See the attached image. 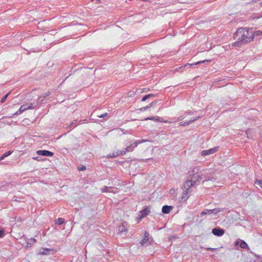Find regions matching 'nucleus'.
Here are the masks:
<instances>
[{
    "label": "nucleus",
    "mask_w": 262,
    "mask_h": 262,
    "mask_svg": "<svg viewBox=\"0 0 262 262\" xmlns=\"http://www.w3.org/2000/svg\"><path fill=\"white\" fill-rule=\"evenodd\" d=\"M255 184L258 185L259 187L262 188V180H257L255 182Z\"/></svg>",
    "instance_id": "28"
},
{
    "label": "nucleus",
    "mask_w": 262,
    "mask_h": 262,
    "mask_svg": "<svg viewBox=\"0 0 262 262\" xmlns=\"http://www.w3.org/2000/svg\"><path fill=\"white\" fill-rule=\"evenodd\" d=\"M180 124L181 126H186V125H189V122H188V121L181 122L180 123Z\"/></svg>",
    "instance_id": "32"
},
{
    "label": "nucleus",
    "mask_w": 262,
    "mask_h": 262,
    "mask_svg": "<svg viewBox=\"0 0 262 262\" xmlns=\"http://www.w3.org/2000/svg\"><path fill=\"white\" fill-rule=\"evenodd\" d=\"M212 233L214 235L218 236H222L224 233L225 230L219 227H216L212 229Z\"/></svg>",
    "instance_id": "6"
},
{
    "label": "nucleus",
    "mask_w": 262,
    "mask_h": 262,
    "mask_svg": "<svg viewBox=\"0 0 262 262\" xmlns=\"http://www.w3.org/2000/svg\"><path fill=\"white\" fill-rule=\"evenodd\" d=\"M145 120H153L156 122H164V123H172V121H168L167 120H164L163 118L160 117H152L151 118H147L145 119Z\"/></svg>",
    "instance_id": "10"
},
{
    "label": "nucleus",
    "mask_w": 262,
    "mask_h": 262,
    "mask_svg": "<svg viewBox=\"0 0 262 262\" xmlns=\"http://www.w3.org/2000/svg\"><path fill=\"white\" fill-rule=\"evenodd\" d=\"M254 35H259L260 34H262V32H260V31H257L255 33H254Z\"/></svg>",
    "instance_id": "41"
},
{
    "label": "nucleus",
    "mask_w": 262,
    "mask_h": 262,
    "mask_svg": "<svg viewBox=\"0 0 262 262\" xmlns=\"http://www.w3.org/2000/svg\"><path fill=\"white\" fill-rule=\"evenodd\" d=\"M184 118V116H181L180 117H179L177 120L173 121L172 122V123L174 122H176V121H179V120H183V119Z\"/></svg>",
    "instance_id": "35"
},
{
    "label": "nucleus",
    "mask_w": 262,
    "mask_h": 262,
    "mask_svg": "<svg viewBox=\"0 0 262 262\" xmlns=\"http://www.w3.org/2000/svg\"><path fill=\"white\" fill-rule=\"evenodd\" d=\"M36 242V240L34 238H31L30 239H29L27 242V244L28 246L30 247H31L32 245L35 243Z\"/></svg>",
    "instance_id": "23"
},
{
    "label": "nucleus",
    "mask_w": 262,
    "mask_h": 262,
    "mask_svg": "<svg viewBox=\"0 0 262 262\" xmlns=\"http://www.w3.org/2000/svg\"><path fill=\"white\" fill-rule=\"evenodd\" d=\"M152 241V238L149 237V233L145 231L144 232V238L141 241L140 244L142 246H147L151 244Z\"/></svg>",
    "instance_id": "3"
},
{
    "label": "nucleus",
    "mask_w": 262,
    "mask_h": 262,
    "mask_svg": "<svg viewBox=\"0 0 262 262\" xmlns=\"http://www.w3.org/2000/svg\"><path fill=\"white\" fill-rule=\"evenodd\" d=\"M11 153H12V151H8L5 152L0 157V161H2L6 157H7L9 156V155H10L11 154Z\"/></svg>",
    "instance_id": "20"
},
{
    "label": "nucleus",
    "mask_w": 262,
    "mask_h": 262,
    "mask_svg": "<svg viewBox=\"0 0 262 262\" xmlns=\"http://www.w3.org/2000/svg\"><path fill=\"white\" fill-rule=\"evenodd\" d=\"M9 93H7L6 95H5L1 99V103H4L6 99L8 97V96L9 95Z\"/></svg>",
    "instance_id": "30"
},
{
    "label": "nucleus",
    "mask_w": 262,
    "mask_h": 262,
    "mask_svg": "<svg viewBox=\"0 0 262 262\" xmlns=\"http://www.w3.org/2000/svg\"><path fill=\"white\" fill-rule=\"evenodd\" d=\"M254 37V34L252 29L238 28L233 35L234 39L236 41L232 43V46L241 47L253 40Z\"/></svg>",
    "instance_id": "1"
},
{
    "label": "nucleus",
    "mask_w": 262,
    "mask_h": 262,
    "mask_svg": "<svg viewBox=\"0 0 262 262\" xmlns=\"http://www.w3.org/2000/svg\"><path fill=\"white\" fill-rule=\"evenodd\" d=\"M50 94V92H47V93H45L43 94L41 96H40L38 98L37 101L39 102V103H43V99H41V98L42 97H43V98L47 97V96H49Z\"/></svg>",
    "instance_id": "14"
},
{
    "label": "nucleus",
    "mask_w": 262,
    "mask_h": 262,
    "mask_svg": "<svg viewBox=\"0 0 262 262\" xmlns=\"http://www.w3.org/2000/svg\"><path fill=\"white\" fill-rule=\"evenodd\" d=\"M135 95V92H129L127 93V96L129 97H134Z\"/></svg>",
    "instance_id": "31"
},
{
    "label": "nucleus",
    "mask_w": 262,
    "mask_h": 262,
    "mask_svg": "<svg viewBox=\"0 0 262 262\" xmlns=\"http://www.w3.org/2000/svg\"><path fill=\"white\" fill-rule=\"evenodd\" d=\"M65 126H66L65 127H66V128H68L70 127V126H69V125H67V124H65Z\"/></svg>",
    "instance_id": "43"
},
{
    "label": "nucleus",
    "mask_w": 262,
    "mask_h": 262,
    "mask_svg": "<svg viewBox=\"0 0 262 262\" xmlns=\"http://www.w3.org/2000/svg\"><path fill=\"white\" fill-rule=\"evenodd\" d=\"M206 249L207 251H215L216 250H217V249H216V248H207Z\"/></svg>",
    "instance_id": "36"
},
{
    "label": "nucleus",
    "mask_w": 262,
    "mask_h": 262,
    "mask_svg": "<svg viewBox=\"0 0 262 262\" xmlns=\"http://www.w3.org/2000/svg\"><path fill=\"white\" fill-rule=\"evenodd\" d=\"M172 209L173 207L171 206L164 205L162 207V211L164 214H168Z\"/></svg>",
    "instance_id": "11"
},
{
    "label": "nucleus",
    "mask_w": 262,
    "mask_h": 262,
    "mask_svg": "<svg viewBox=\"0 0 262 262\" xmlns=\"http://www.w3.org/2000/svg\"><path fill=\"white\" fill-rule=\"evenodd\" d=\"M223 210V209H221V208H215V209H210V211L211 212V213H213V214H217L221 211H222Z\"/></svg>",
    "instance_id": "22"
},
{
    "label": "nucleus",
    "mask_w": 262,
    "mask_h": 262,
    "mask_svg": "<svg viewBox=\"0 0 262 262\" xmlns=\"http://www.w3.org/2000/svg\"><path fill=\"white\" fill-rule=\"evenodd\" d=\"M113 188L112 187H107V186H104L102 189V191L103 192H112V190H113Z\"/></svg>",
    "instance_id": "21"
},
{
    "label": "nucleus",
    "mask_w": 262,
    "mask_h": 262,
    "mask_svg": "<svg viewBox=\"0 0 262 262\" xmlns=\"http://www.w3.org/2000/svg\"><path fill=\"white\" fill-rule=\"evenodd\" d=\"M184 193L183 196H182V199L181 200V201H186L190 195V193L191 192V188L189 189H184V187H183Z\"/></svg>",
    "instance_id": "7"
},
{
    "label": "nucleus",
    "mask_w": 262,
    "mask_h": 262,
    "mask_svg": "<svg viewBox=\"0 0 262 262\" xmlns=\"http://www.w3.org/2000/svg\"><path fill=\"white\" fill-rule=\"evenodd\" d=\"M141 142L139 140H137L136 142L130 144L129 146H127L126 148L125 149L126 152H130L132 151Z\"/></svg>",
    "instance_id": "9"
},
{
    "label": "nucleus",
    "mask_w": 262,
    "mask_h": 262,
    "mask_svg": "<svg viewBox=\"0 0 262 262\" xmlns=\"http://www.w3.org/2000/svg\"><path fill=\"white\" fill-rule=\"evenodd\" d=\"M238 243V241H236V242H235V244L237 245Z\"/></svg>",
    "instance_id": "44"
},
{
    "label": "nucleus",
    "mask_w": 262,
    "mask_h": 262,
    "mask_svg": "<svg viewBox=\"0 0 262 262\" xmlns=\"http://www.w3.org/2000/svg\"><path fill=\"white\" fill-rule=\"evenodd\" d=\"M37 154L38 155L45 156V157H52L53 156V153L51 151L46 150H39L37 151Z\"/></svg>",
    "instance_id": "8"
},
{
    "label": "nucleus",
    "mask_w": 262,
    "mask_h": 262,
    "mask_svg": "<svg viewBox=\"0 0 262 262\" xmlns=\"http://www.w3.org/2000/svg\"><path fill=\"white\" fill-rule=\"evenodd\" d=\"M150 212L149 207H146L143 210L139 212V214L138 218L139 220H141L144 217L146 216Z\"/></svg>",
    "instance_id": "4"
},
{
    "label": "nucleus",
    "mask_w": 262,
    "mask_h": 262,
    "mask_svg": "<svg viewBox=\"0 0 262 262\" xmlns=\"http://www.w3.org/2000/svg\"><path fill=\"white\" fill-rule=\"evenodd\" d=\"M54 222L57 225H62L64 223V219L63 218H58L55 220Z\"/></svg>",
    "instance_id": "18"
},
{
    "label": "nucleus",
    "mask_w": 262,
    "mask_h": 262,
    "mask_svg": "<svg viewBox=\"0 0 262 262\" xmlns=\"http://www.w3.org/2000/svg\"><path fill=\"white\" fill-rule=\"evenodd\" d=\"M186 113H187V114L191 115V114H192V112H191V111H187V112H186Z\"/></svg>",
    "instance_id": "42"
},
{
    "label": "nucleus",
    "mask_w": 262,
    "mask_h": 262,
    "mask_svg": "<svg viewBox=\"0 0 262 262\" xmlns=\"http://www.w3.org/2000/svg\"><path fill=\"white\" fill-rule=\"evenodd\" d=\"M118 157L117 154L116 152H113L110 153V154L107 155V158H114L115 157Z\"/></svg>",
    "instance_id": "25"
},
{
    "label": "nucleus",
    "mask_w": 262,
    "mask_h": 262,
    "mask_svg": "<svg viewBox=\"0 0 262 262\" xmlns=\"http://www.w3.org/2000/svg\"><path fill=\"white\" fill-rule=\"evenodd\" d=\"M148 99V97L146 95L144 96V97H143V98H142L141 101H146Z\"/></svg>",
    "instance_id": "38"
},
{
    "label": "nucleus",
    "mask_w": 262,
    "mask_h": 262,
    "mask_svg": "<svg viewBox=\"0 0 262 262\" xmlns=\"http://www.w3.org/2000/svg\"><path fill=\"white\" fill-rule=\"evenodd\" d=\"M4 235V232L3 230H0V237H3Z\"/></svg>",
    "instance_id": "40"
},
{
    "label": "nucleus",
    "mask_w": 262,
    "mask_h": 262,
    "mask_svg": "<svg viewBox=\"0 0 262 262\" xmlns=\"http://www.w3.org/2000/svg\"><path fill=\"white\" fill-rule=\"evenodd\" d=\"M260 262H262V259L260 260Z\"/></svg>",
    "instance_id": "46"
},
{
    "label": "nucleus",
    "mask_w": 262,
    "mask_h": 262,
    "mask_svg": "<svg viewBox=\"0 0 262 262\" xmlns=\"http://www.w3.org/2000/svg\"><path fill=\"white\" fill-rule=\"evenodd\" d=\"M199 118H200V117H198L193 119H191L188 121V122H189V124H190V123L194 122L195 121L197 120Z\"/></svg>",
    "instance_id": "33"
},
{
    "label": "nucleus",
    "mask_w": 262,
    "mask_h": 262,
    "mask_svg": "<svg viewBox=\"0 0 262 262\" xmlns=\"http://www.w3.org/2000/svg\"><path fill=\"white\" fill-rule=\"evenodd\" d=\"M219 149V147L216 146L213 148H210L208 150H204L202 151L201 155L202 156H207L209 155L212 154L215 152H216Z\"/></svg>",
    "instance_id": "5"
},
{
    "label": "nucleus",
    "mask_w": 262,
    "mask_h": 262,
    "mask_svg": "<svg viewBox=\"0 0 262 262\" xmlns=\"http://www.w3.org/2000/svg\"><path fill=\"white\" fill-rule=\"evenodd\" d=\"M53 249L48 248H43L42 251H40V253L43 255H48L50 254V252L53 251Z\"/></svg>",
    "instance_id": "16"
},
{
    "label": "nucleus",
    "mask_w": 262,
    "mask_h": 262,
    "mask_svg": "<svg viewBox=\"0 0 262 262\" xmlns=\"http://www.w3.org/2000/svg\"><path fill=\"white\" fill-rule=\"evenodd\" d=\"M125 150H118L116 153L117 154L118 156H123L126 154Z\"/></svg>",
    "instance_id": "27"
},
{
    "label": "nucleus",
    "mask_w": 262,
    "mask_h": 262,
    "mask_svg": "<svg viewBox=\"0 0 262 262\" xmlns=\"http://www.w3.org/2000/svg\"><path fill=\"white\" fill-rule=\"evenodd\" d=\"M128 231L127 229L125 227V226L123 224L118 227V231L120 233L127 232Z\"/></svg>",
    "instance_id": "15"
},
{
    "label": "nucleus",
    "mask_w": 262,
    "mask_h": 262,
    "mask_svg": "<svg viewBox=\"0 0 262 262\" xmlns=\"http://www.w3.org/2000/svg\"><path fill=\"white\" fill-rule=\"evenodd\" d=\"M147 95L148 97V99L150 98L154 97L156 96V95L155 94H148Z\"/></svg>",
    "instance_id": "39"
},
{
    "label": "nucleus",
    "mask_w": 262,
    "mask_h": 262,
    "mask_svg": "<svg viewBox=\"0 0 262 262\" xmlns=\"http://www.w3.org/2000/svg\"><path fill=\"white\" fill-rule=\"evenodd\" d=\"M207 214H211L210 210L209 209H205L203 211H202L201 213V216H203Z\"/></svg>",
    "instance_id": "26"
},
{
    "label": "nucleus",
    "mask_w": 262,
    "mask_h": 262,
    "mask_svg": "<svg viewBox=\"0 0 262 262\" xmlns=\"http://www.w3.org/2000/svg\"><path fill=\"white\" fill-rule=\"evenodd\" d=\"M39 103L38 101L36 103H31L27 107H26V108H27V110H31V109L35 108L38 105V104Z\"/></svg>",
    "instance_id": "19"
},
{
    "label": "nucleus",
    "mask_w": 262,
    "mask_h": 262,
    "mask_svg": "<svg viewBox=\"0 0 262 262\" xmlns=\"http://www.w3.org/2000/svg\"><path fill=\"white\" fill-rule=\"evenodd\" d=\"M211 60H203V61H198L196 63H194L193 64H185V67H187V66H188L189 68L191 67L192 65H196V64H201L202 63H205V62H210Z\"/></svg>",
    "instance_id": "17"
},
{
    "label": "nucleus",
    "mask_w": 262,
    "mask_h": 262,
    "mask_svg": "<svg viewBox=\"0 0 262 262\" xmlns=\"http://www.w3.org/2000/svg\"><path fill=\"white\" fill-rule=\"evenodd\" d=\"M107 116V114L106 113H104V114H102L101 115H98V116L99 118H104Z\"/></svg>",
    "instance_id": "34"
},
{
    "label": "nucleus",
    "mask_w": 262,
    "mask_h": 262,
    "mask_svg": "<svg viewBox=\"0 0 262 262\" xmlns=\"http://www.w3.org/2000/svg\"><path fill=\"white\" fill-rule=\"evenodd\" d=\"M199 169L196 167L193 168L191 171H189V179L184 184V189L191 188L195 185H199L201 182H204L207 179L202 180V177L199 174Z\"/></svg>",
    "instance_id": "2"
},
{
    "label": "nucleus",
    "mask_w": 262,
    "mask_h": 262,
    "mask_svg": "<svg viewBox=\"0 0 262 262\" xmlns=\"http://www.w3.org/2000/svg\"><path fill=\"white\" fill-rule=\"evenodd\" d=\"M157 100L154 101L152 102H151L149 104H148V105L143 107L141 108L140 110L141 111H145L150 108V107L155 106L157 104Z\"/></svg>",
    "instance_id": "12"
},
{
    "label": "nucleus",
    "mask_w": 262,
    "mask_h": 262,
    "mask_svg": "<svg viewBox=\"0 0 262 262\" xmlns=\"http://www.w3.org/2000/svg\"><path fill=\"white\" fill-rule=\"evenodd\" d=\"M86 169V167L85 166H82L81 167L78 168V170L79 171H83Z\"/></svg>",
    "instance_id": "37"
},
{
    "label": "nucleus",
    "mask_w": 262,
    "mask_h": 262,
    "mask_svg": "<svg viewBox=\"0 0 262 262\" xmlns=\"http://www.w3.org/2000/svg\"><path fill=\"white\" fill-rule=\"evenodd\" d=\"M142 1H148L149 0H142Z\"/></svg>",
    "instance_id": "45"
},
{
    "label": "nucleus",
    "mask_w": 262,
    "mask_h": 262,
    "mask_svg": "<svg viewBox=\"0 0 262 262\" xmlns=\"http://www.w3.org/2000/svg\"><path fill=\"white\" fill-rule=\"evenodd\" d=\"M239 246L243 249H246L248 248L247 244L244 241L240 240Z\"/></svg>",
    "instance_id": "24"
},
{
    "label": "nucleus",
    "mask_w": 262,
    "mask_h": 262,
    "mask_svg": "<svg viewBox=\"0 0 262 262\" xmlns=\"http://www.w3.org/2000/svg\"><path fill=\"white\" fill-rule=\"evenodd\" d=\"M27 110L25 105H22L19 109L14 114V115H17L21 114L23 112Z\"/></svg>",
    "instance_id": "13"
},
{
    "label": "nucleus",
    "mask_w": 262,
    "mask_h": 262,
    "mask_svg": "<svg viewBox=\"0 0 262 262\" xmlns=\"http://www.w3.org/2000/svg\"><path fill=\"white\" fill-rule=\"evenodd\" d=\"M76 122L77 120H74L70 125V128H74L75 127H76L77 126Z\"/></svg>",
    "instance_id": "29"
}]
</instances>
